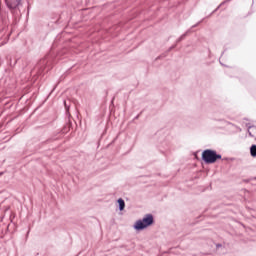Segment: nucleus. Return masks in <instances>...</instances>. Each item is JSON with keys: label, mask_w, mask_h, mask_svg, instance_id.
I'll use <instances>...</instances> for the list:
<instances>
[{"label": "nucleus", "mask_w": 256, "mask_h": 256, "mask_svg": "<svg viewBox=\"0 0 256 256\" xmlns=\"http://www.w3.org/2000/svg\"><path fill=\"white\" fill-rule=\"evenodd\" d=\"M155 223V218L153 214H146L143 219H139L134 224V229L136 231H143V229H147V227H151Z\"/></svg>", "instance_id": "1"}, {"label": "nucleus", "mask_w": 256, "mask_h": 256, "mask_svg": "<svg viewBox=\"0 0 256 256\" xmlns=\"http://www.w3.org/2000/svg\"><path fill=\"white\" fill-rule=\"evenodd\" d=\"M218 159H222V156L215 150L206 149L202 152V161L208 165L216 163Z\"/></svg>", "instance_id": "2"}, {"label": "nucleus", "mask_w": 256, "mask_h": 256, "mask_svg": "<svg viewBox=\"0 0 256 256\" xmlns=\"http://www.w3.org/2000/svg\"><path fill=\"white\" fill-rule=\"evenodd\" d=\"M47 59H42L38 62V64L35 66L34 71H36L37 73H39V75H41V73H43V71H45V69H47Z\"/></svg>", "instance_id": "3"}, {"label": "nucleus", "mask_w": 256, "mask_h": 256, "mask_svg": "<svg viewBox=\"0 0 256 256\" xmlns=\"http://www.w3.org/2000/svg\"><path fill=\"white\" fill-rule=\"evenodd\" d=\"M22 0H6L8 9H19Z\"/></svg>", "instance_id": "4"}, {"label": "nucleus", "mask_w": 256, "mask_h": 256, "mask_svg": "<svg viewBox=\"0 0 256 256\" xmlns=\"http://www.w3.org/2000/svg\"><path fill=\"white\" fill-rule=\"evenodd\" d=\"M246 127H247V133H248L249 137H255L256 125H253L251 123H246Z\"/></svg>", "instance_id": "5"}, {"label": "nucleus", "mask_w": 256, "mask_h": 256, "mask_svg": "<svg viewBox=\"0 0 256 256\" xmlns=\"http://www.w3.org/2000/svg\"><path fill=\"white\" fill-rule=\"evenodd\" d=\"M117 203L119 205V211H125V200H123V198H119Z\"/></svg>", "instance_id": "6"}, {"label": "nucleus", "mask_w": 256, "mask_h": 256, "mask_svg": "<svg viewBox=\"0 0 256 256\" xmlns=\"http://www.w3.org/2000/svg\"><path fill=\"white\" fill-rule=\"evenodd\" d=\"M191 33V29L187 30L184 34H182L177 40L176 43H181L185 37H187Z\"/></svg>", "instance_id": "7"}, {"label": "nucleus", "mask_w": 256, "mask_h": 256, "mask_svg": "<svg viewBox=\"0 0 256 256\" xmlns=\"http://www.w3.org/2000/svg\"><path fill=\"white\" fill-rule=\"evenodd\" d=\"M250 155H251V157H256V145L255 144H253L250 147Z\"/></svg>", "instance_id": "8"}, {"label": "nucleus", "mask_w": 256, "mask_h": 256, "mask_svg": "<svg viewBox=\"0 0 256 256\" xmlns=\"http://www.w3.org/2000/svg\"><path fill=\"white\" fill-rule=\"evenodd\" d=\"M230 1H223L212 13H217V11H219V9H221V7H223V5H225V3H229Z\"/></svg>", "instance_id": "9"}, {"label": "nucleus", "mask_w": 256, "mask_h": 256, "mask_svg": "<svg viewBox=\"0 0 256 256\" xmlns=\"http://www.w3.org/2000/svg\"><path fill=\"white\" fill-rule=\"evenodd\" d=\"M216 249H217V250L223 249V245H222V244H216Z\"/></svg>", "instance_id": "10"}, {"label": "nucleus", "mask_w": 256, "mask_h": 256, "mask_svg": "<svg viewBox=\"0 0 256 256\" xmlns=\"http://www.w3.org/2000/svg\"><path fill=\"white\" fill-rule=\"evenodd\" d=\"M199 23H201V21L198 22L197 24L193 25V26H192V29H195V27H197V26L199 25Z\"/></svg>", "instance_id": "11"}, {"label": "nucleus", "mask_w": 256, "mask_h": 256, "mask_svg": "<svg viewBox=\"0 0 256 256\" xmlns=\"http://www.w3.org/2000/svg\"><path fill=\"white\" fill-rule=\"evenodd\" d=\"M64 104H65V109H66L67 111H69V107H67V102H64Z\"/></svg>", "instance_id": "12"}, {"label": "nucleus", "mask_w": 256, "mask_h": 256, "mask_svg": "<svg viewBox=\"0 0 256 256\" xmlns=\"http://www.w3.org/2000/svg\"><path fill=\"white\" fill-rule=\"evenodd\" d=\"M175 47H177V45L170 47L169 51H171V49H175Z\"/></svg>", "instance_id": "13"}, {"label": "nucleus", "mask_w": 256, "mask_h": 256, "mask_svg": "<svg viewBox=\"0 0 256 256\" xmlns=\"http://www.w3.org/2000/svg\"><path fill=\"white\" fill-rule=\"evenodd\" d=\"M141 117V114H138L134 119H139Z\"/></svg>", "instance_id": "14"}, {"label": "nucleus", "mask_w": 256, "mask_h": 256, "mask_svg": "<svg viewBox=\"0 0 256 256\" xmlns=\"http://www.w3.org/2000/svg\"><path fill=\"white\" fill-rule=\"evenodd\" d=\"M161 59V56L157 57L156 60Z\"/></svg>", "instance_id": "15"}, {"label": "nucleus", "mask_w": 256, "mask_h": 256, "mask_svg": "<svg viewBox=\"0 0 256 256\" xmlns=\"http://www.w3.org/2000/svg\"><path fill=\"white\" fill-rule=\"evenodd\" d=\"M244 121H249V119H247V118H244Z\"/></svg>", "instance_id": "16"}, {"label": "nucleus", "mask_w": 256, "mask_h": 256, "mask_svg": "<svg viewBox=\"0 0 256 256\" xmlns=\"http://www.w3.org/2000/svg\"><path fill=\"white\" fill-rule=\"evenodd\" d=\"M1 175H3V172H0V177H1Z\"/></svg>", "instance_id": "17"}, {"label": "nucleus", "mask_w": 256, "mask_h": 256, "mask_svg": "<svg viewBox=\"0 0 256 256\" xmlns=\"http://www.w3.org/2000/svg\"><path fill=\"white\" fill-rule=\"evenodd\" d=\"M226 1H231V0H226Z\"/></svg>", "instance_id": "18"}]
</instances>
